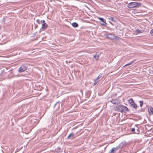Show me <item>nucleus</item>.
<instances>
[{"instance_id": "1", "label": "nucleus", "mask_w": 153, "mask_h": 153, "mask_svg": "<svg viewBox=\"0 0 153 153\" xmlns=\"http://www.w3.org/2000/svg\"><path fill=\"white\" fill-rule=\"evenodd\" d=\"M115 110L116 111L121 112H126L128 111V109L126 106L120 105L116 106Z\"/></svg>"}, {"instance_id": "2", "label": "nucleus", "mask_w": 153, "mask_h": 153, "mask_svg": "<svg viewBox=\"0 0 153 153\" xmlns=\"http://www.w3.org/2000/svg\"><path fill=\"white\" fill-rule=\"evenodd\" d=\"M141 3L137 2H131L128 3L127 7L129 8H133L135 7H139L141 6Z\"/></svg>"}, {"instance_id": "3", "label": "nucleus", "mask_w": 153, "mask_h": 153, "mask_svg": "<svg viewBox=\"0 0 153 153\" xmlns=\"http://www.w3.org/2000/svg\"><path fill=\"white\" fill-rule=\"evenodd\" d=\"M41 23H42L41 29L42 30H45L47 29L48 27V25L46 24L44 20H41Z\"/></svg>"}, {"instance_id": "4", "label": "nucleus", "mask_w": 153, "mask_h": 153, "mask_svg": "<svg viewBox=\"0 0 153 153\" xmlns=\"http://www.w3.org/2000/svg\"><path fill=\"white\" fill-rule=\"evenodd\" d=\"M106 36L107 37L110 39H118V38H119L118 37L116 36L113 34L111 33L107 34Z\"/></svg>"}, {"instance_id": "5", "label": "nucleus", "mask_w": 153, "mask_h": 153, "mask_svg": "<svg viewBox=\"0 0 153 153\" xmlns=\"http://www.w3.org/2000/svg\"><path fill=\"white\" fill-rule=\"evenodd\" d=\"M120 149H122L124 147H126L127 146L126 141H123L122 142L118 145Z\"/></svg>"}, {"instance_id": "6", "label": "nucleus", "mask_w": 153, "mask_h": 153, "mask_svg": "<svg viewBox=\"0 0 153 153\" xmlns=\"http://www.w3.org/2000/svg\"><path fill=\"white\" fill-rule=\"evenodd\" d=\"M27 68V67L25 65L21 66L18 69V71L19 72H22L25 71Z\"/></svg>"}, {"instance_id": "7", "label": "nucleus", "mask_w": 153, "mask_h": 153, "mask_svg": "<svg viewBox=\"0 0 153 153\" xmlns=\"http://www.w3.org/2000/svg\"><path fill=\"white\" fill-rule=\"evenodd\" d=\"M100 55V53L99 52H97L94 56V57L96 60H98V58L99 57Z\"/></svg>"}, {"instance_id": "8", "label": "nucleus", "mask_w": 153, "mask_h": 153, "mask_svg": "<svg viewBox=\"0 0 153 153\" xmlns=\"http://www.w3.org/2000/svg\"><path fill=\"white\" fill-rule=\"evenodd\" d=\"M110 102L114 104H118L119 103L118 101L117 100V99H112V100H111Z\"/></svg>"}, {"instance_id": "9", "label": "nucleus", "mask_w": 153, "mask_h": 153, "mask_svg": "<svg viewBox=\"0 0 153 153\" xmlns=\"http://www.w3.org/2000/svg\"><path fill=\"white\" fill-rule=\"evenodd\" d=\"M148 111L150 115L153 114V108L149 107L148 108Z\"/></svg>"}, {"instance_id": "10", "label": "nucleus", "mask_w": 153, "mask_h": 153, "mask_svg": "<svg viewBox=\"0 0 153 153\" xmlns=\"http://www.w3.org/2000/svg\"><path fill=\"white\" fill-rule=\"evenodd\" d=\"M74 134L73 133H71L68 137L67 139H71L72 140L74 138Z\"/></svg>"}, {"instance_id": "11", "label": "nucleus", "mask_w": 153, "mask_h": 153, "mask_svg": "<svg viewBox=\"0 0 153 153\" xmlns=\"http://www.w3.org/2000/svg\"><path fill=\"white\" fill-rule=\"evenodd\" d=\"M130 106L134 108H135V109H137V107H138V106H137V105L134 102L132 104H131Z\"/></svg>"}, {"instance_id": "12", "label": "nucleus", "mask_w": 153, "mask_h": 153, "mask_svg": "<svg viewBox=\"0 0 153 153\" xmlns=\"http://www.w3.org/2000/svg\"><path fill=\"white\" fill-rule=\"evenodd\" d=\"M128 102L130 105L131 104H132L133 103H134V101L132 99L130 98L129 100H128Z\"/></svg>"}, {"instance_id": "13", "label": "nucleus", "mask_w": 153, "mask_h": 153, "mask_svg": "<svg viewBox=\"0 0 153 153\" xmlns=\"http://www.w3.org/2000/svg\"><path fill=\"white\" fill-rule=\"evenodd\" d=\"M108 19L109 20L111 21L112 22H116L115 19L112 17H110L108 18Z\"/></svg>"}, {"instance_id": "14", "label": "nucleus", "mask_w": 153, "mask_h": 153, "mask_svg": "<svg viewBox=\"0 0 153 153\" xmlns=\"http://www.w3.org/2000/svg\"><path fill=\"white\" fill-rule=\"evenodd\" d=\"M72 25L73 27H77L78 26V25L76 22H73L72 24Z\"/></svg>"}, {"instance_id": "15", "label": "nucleus", "mask_w": 153, "mask_h": 153, "mask_svg": "<svg viewBox=\"0 0 153 153\" xmlns=\"http://www.w3.org/2000/svg\"><path fill=\"white\" fill-rule=\"evenodd\" d=\"M113 149H114L113 150H114V151H116L118 149H120V147H119V146L118 145L115 148H112Z\"/></svg>"}, {"instance_id": "16", "label": "nucleus", "mask_w": 153, "mask_h": 153, "mask_svg": "<svg viewBox=\"0 0 153 153\" xmlns=\"http://www.w3.org/2000/svg\"><path fill=\"white\" fill-rule=\"evenodd\" d=\"M99 81V80H98L97 79H95L94 80V85H96Z\"/></svg>"}, {"instance_id": "17", "label": "nucleus", "mask_w": 153, "mask_h": 153, "mask_svg": "<svg viewBox=\"0 0 153 153\" xmlns=\"http://www.w3.org/2000/svg\"><path fill=\"white\" fill-rule=\"evenodd\" d=\"M100 24L104 26H105L106 25V23L104 21L103 22H102L100 23Z\"/></svg>"}, {"instance_id": "18", "label": "nucleus", "mask_w": 153, "mask_h": 153, "mask_svg": "<svg viewBox=\"0 0 153 153\" xmlns=\"http://www.w3.org/2000/svg\"><path fill=\"white\" fill-rule=\"evenodd\" d=\"M134 62V61H133L131 62H130L129 63H128V64H126V65L124 66H128L129 65H131Z\"/></svg>"}, {"instance_id": "19", "label": "nucleus", "mask_w": 153, "mask_h": 153, "mask_svg": "<svg viewBox=\"0 0 153 153\" xmlns=\"http://www.w3.org/2000/svg\"><path fill=\"white\" fill-rule=\"evenodd\" d=\"M139 102L140 103V106L141 107L143 104V101H140Z\"/></svg>"}, {"instance_id": "20", "label": "nucleus", "mask_w": 153, "mask_h": 153, "mask_svg": "<svg viewBox=\"0 0 153 153\" xmlns=\"http://www.w3.org/2000/svg\"><path fill=\"white\" fill-rule=\"evenodd\" d=\"M136 32L137 33H142V32L141 30H140L138 29L136 30Z\"/></svg>"}, {"instance_id": "21", "label": "nucleus", "mask_w": 153, "mask_h": 153, "mask_svg": "<svg viewBox=\"0 0 153 153\" xmlns=\"http://www.w3.org/2000/svg\"><path fill=\"white\" fill-rule=\"evenodd\" d=\"M98 19L100 20L101 21V22H103L104 21V19L103 18L100 17H98Z\"/></svg>"}, {"instance_id": "22", "label": "nucleus", "mask_w": 153, "mask_h": 153, "mask_svg": "<svg viewBox=\"0 0 153 153\" xmlns=\"http://www.w3.org/2000/svg\"><path fill=\"white\" fill-rule=\"evenodd\" d=\"M36 22L39 23V24H40L41 23V21H40L39 19H38L36 20Z\"/></svg>"}, {"instance_id": "23", "label": "nucleus", "mask_w": 153, "mask_h": 153, "mask_svg": "<svg viewBox=\"0 0 153 153\" xmlns=\"http://www.w3.org/2000/svg\"><path fill=\"white\" fill-rule=\"evenodd\" d=\"M114 149H113L112 148L110 152H109V153H114V151L113 150Z\"/></svg>"}, {"instance_id": "24", "label": "nucleus", "mask_w": 153, "mask_h": 153, "mask_svg": "<svg viewBox=\"0 0 153 153\" xmlns=\"http://www.w3.org/2000/svg\"><path fill=\"white\" fill-rule=\"evenodd\" d=\"M101 76L99 75L97 76V78L96 79H97L98 80H99V79L101 77Z\"/></svg>"}, {"instance_id": "25", "label": "nucleus", "mask_w": 153, "mask_h": 153, "mask_svg": "<svg viewBox=\"0 0 153 153\" xmlns=\"http://www.w3.org/2000/svg\"><path fill=\"white\" fill-rule=\"evenodd\" d=\"M150 33L151 34V35L153 36V29L151 30Z\"/></svg>"}, {"instance_id": "26", "label": "nucleus", "mask_w": 153, "mask_h": 153, "mask_svg": "<svg viewBox=\"0 0 153 153\" xmlns=\"http://www.w3.org/2000/svg\"><path fill=\"white\" fill-rule=\"evenodd\" d=\"M131 130L132 132H134L135 131V129L134 128H132L131 129Z\"/></svg>"}, {"instance_id": "27", "label": "nucleus", "mask_w": 153, "mask_h": 153, "mask_svg": "<svg viewBox=\"0 0 153 153\" xmlns=\"http://www.w3.org/2000/svg\"><path fill=\"white\" fill-rule=\"evenodd\" d=\"M134 133L135 134H139V131H138V129H137V131L135 132Z\"/></svg>"}, {"instance_id": "28", "label": "nucleus", "mask_w": 153, "mask_h": 153, "mask_svg": "<svg viewBox=\"0 0 153 153\" xmlns=\"http://www.w3.org/2000/svg\"><path fill=\"white\" fill-rule=\"evenodd\" d=\"M59 104V105H60V104H60V102H56V103L55 104L54 106V107H55V106L56 105H57V104Z\"/></svg>"}, {"instance_id": "29", "label": "nucleus", "mask_w": 153, "mask_h": 153, "mask_svg": "<svg viewBox=\"0 0 153 153\" xmlns=\"http://www.w3.org/2000/svg\"><path fill=\"white\" fill-rule=\"evenodd\" d=\"M141 0H134V1H141Z\"/></svg>"}]
</instances>
